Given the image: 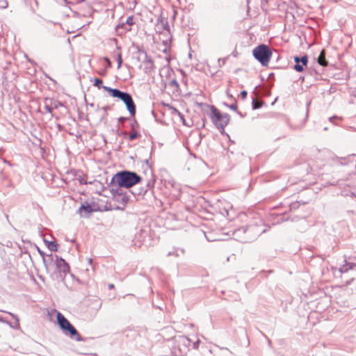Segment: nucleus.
Returning a JSON list of instances; mask_svg holds the SVG:
<instances>
[{
    "mask_svg": "<svg viewBox=\"0 0 356 356\" xmlns=\"http://www.w3.org/2000/svg\"><path fill=\"white\" fill-rule=\"evenodd\" d=\"M141 181V177L134 172L122 171L118 172L111 179L108 185L113 194H122L121 188H131Z\"/></svg>",
    "mask_w": 356,
    "mask_h": 356,
    "instance_id": "nucleus-1",
    "label": "nucleus"
},
{
    "mask_svg": "<svg viewBox=\"0 0 356 356\" xmlns=\"http://www.w3.org/2000/svg\"><path fill=\"white\" fill-rule=\"evenodd\" d=\"M264 232H265V229L262 227L251 224L235 230L233 235L236 240L241 243H248L257 238Z\"/></svg>",
    "mask_w": 356,
    "mask_h": 356,
    "instance_id": "nucleus-2",
    "label": "nucleus"
},
{
    "mask_svg": "<svg viewBox=\"0 0 356 356\" xmlns=\"http://www.w3.org/2000/svg\"><path fill=\"white\" fill-rule=\"evenodd\" d=\"M51 312L56 314L57 323L65 335L76 341H85L74 326L60 312L56 309H52Z\"/></svg>",
    "mask_w": 356,
    "mask_h": 356,
    "instance_id": "nucleus-3",
    "label": "nucleus"
},
{
    "mask_svg": "<svg viewBox=\"0 0 356 356\" xmlns=\"http://www.w3.org/2000/svg\"><path fill=\"white\" fill-rule=\"evenodd\" d=\"M103 89L108 92L113 97H117L122 100L127 106L128 111L131 116L136 114V105L134 102L133 98L130 94L126 92H122L116 88H111L108 86H102Z\"/></svg>",
    "mask_w": 356,
    "mask_h": 356,
    "instance_id": "nucleus-4",
    "label": "nucleus"
},
{
    "mask_svg": "<svg viewBox=\"0 0 356 356\" xmlns=\"http://www.w3.org/2000/svg\"><path fill=\"white\" fill-rule=\"evenodd\" d=\"M252 54L254 57L264 66L268 65L272 56L270 49L267 45L264 44L256 47L253 49Z\"/></svg>",
    "mask_w": 356,
    "mask_h": 356,
    "instance_id": "nucleus-5",
    "label": "nucleus"
},
{
    "mask_svg": "<svg viewBox=\"0 0 356 356\" xmlns=\"http://www.w3.org/2000/svg\"><path fill=\"white\" fill-rule=\"evenodd\" d=\"M211 110L210 117L212 122L218 129L223 131L229 123V115L227 113H221L220 111L213 106H211Z\"/></svg>",
    "mask_w": 356,
    "mask_h": 356,
    "instance_id": "nucleus-6",
    "label": "nucleus"
},
{
    "mask_svg": "<svg viewBox=\"0 0 356 356\" xmlns=\"http://www.w3.org/2000/svg\"><path fill=\"white\" fill-rule=\"evenodd\" d=\"M158 29H161V36L165 35L166 38H161V41L165 47L170 45L171 42L172 35L170 32V26L166 19H161L160 23L157 25Z\"/></svg>",
    "mask_w": 356,
    "mask_h": 356,
    "instance_id": "nucleus-7",
    "label": "nucleus"
},
{
    "mask_svg": "<svg viewBox=\"0 0 356 356\" xmlns=\"http://www.w3.org/2000/svg\"><path fill=\"white\" fill-rule=\"evenodd\" d=\"M40 254L42 255V261L46 269L49 271L54 270L55 260L56 255H53L52 254H50L44 256L42 254V252H40Z\"/></svg>",
    "mask_w": 356,
    "mask_h": 356,
    "instance_id": "nucleus-8",
    "label": "nucleus"
},
{
    "mask_svg": "<svg viewBox=\"0 0 356 356\" xmlns=\"http://www.w3.org/2000/svg\"><path fill=\"white\" fill-rule=\"evenodd\" d=\"M70 267L67 263L61 257L56 256L54 270H58L60 272L66 273L69 270Z\"/></svg>",
    "mask_w": 356,
    "mask_h": 356,
    "instance_id": "nucleus-9",
    "label": "nucleus"
},
{
    "mask_svg": "<svg viewBox=\"0 0 356 356\" xmlns=\"http://www.w3.org/2000/svg\"><path fill=\"white\" fill-rule=\"evenodd\" d=\"M145 59L143 61V70L145 73L149 74L154 71V66L152 58L147 56L146 52H143Z\"/></svg>",
    "mask_w": 356,
    "mask_h": 356,
    "instance_id": "nucleus-10",
    "label": "nucleus"
},
{
    "mask_svg": "<svg viewBox=\"0 0 356 356\" xmlns=\"http://www.w3.org/2000/svg\"><path fill=\"white\" fill-rule=\"evenodd\" d=\"M154 182H155V180L152 177L151 179L146 181L145 187H143L140 190L132 191V194L134 196L145 194L147 192V191H149V189H152L154 187Z\"/></svg>",
    "mask_w": 356,
    "mask_h": 356,
    "instance_id": "nucleus-11",
    "label": "nucleus"
},
{
    "mask_svg": "<svg viewBox=\"0 0 356 356\" xmlns=\"http://www.w3.org/2000/svg\"><path fill=\"white\" fill-rule=\"evenodd\" d=\"M179 342L182 345L186 346V347L190 346L191 345V343H192V347L195 350H197L199 348L200 344V339H197L195 341H193L192 342L191 340L189 338L186 337H181L180 338V341Z\"/></svg>",
    "mask_w": 356,
    "mask_h": 356,
    "instance_id": "nucleus-12",
    "label": "nucleus"
},
{
    "mask_svg": "<svg viewBox=\"0 0 356 356\" xmlns=\"http://www.w3.org/2000/svg\"><path fill=\"white\" fill-rule=\"evenodd\" d=\"M350 270L356 272V264L346 261V263L339 268V272L341 273H348Z\"/></svg>",
    "mask_w": 356,
    "mask_h": 356,
    "instance_id": "nucleus-13",
    "label": "nucleus"
},
{
    "mask_svg": "<svg viewBox=\"0 0 356 356\" xmlns=\"http://www.w3.org/2000/svg\"><path fill=\"white\" fill-rule=\"evenodd\" d=\"M93 210L90 204H82L79 209V212L81 216H88Z\"/></svg>",
    "mask_w": 356,
    "mask_h": 356,
    "instance_id": "nucleus-14",
    "label": "nucleus"
},
{
    "mask_svg": "<svg viewBox=\"0 0 356 356\" xmlns=\"http://www.w3.org/2000/svg\"><path fill=\"white\" fill-rule=\"evenodd\" d=\"M113 55L118 62V69H120L122 66V58L120 48L119 47H117L116 50L113 51Z\"/></svg>",
    "mask_w": 356,
    "mask_h": 356,
    "instance_id": "nucleus-15",
    "label": "nucleus"
},
{
    "mask_svg": "<svg viewBox=\"0 0 356 356\" xmlns=\"http://www.w3.org/2000/svg\"><path fill=\"white\" fill-rule=\"evenodd\" d=\"M169 184L173 188V191L171 192L172 195L176 198H178L181 194V188L178 184L175 181L169 182Z\"/></svg>",
    "mask_w": 356,
    "mask_h": 356,
    "instance_id": "nucleus-16",
    "label": "nucleus"
},
{
    "mask_svg": "<svg viewBox=\"0 0 356 356\" xmlns=\"http://www.w3.org/2000/svg\"><path fill=\"white\" fill-rule=\"evenodd\" d=\"M318 63L322 66H327V62L325 59V52L324 50H322L320 53V55L318 58Z\"/></svg>",
    "mask_w": 356,
    "mask_h": 356,
    "instance_id": "nucleus-17",
    "label": "nucleus"
},
{
    "mask_svg": "<svg viewBox=\"0 0 356 356\" xmlns=\"http://www.w3.org/2000/svg\"><path fill=\"white\" fill-rule=\"evenodd\" d=\"M184 250L182 248H176L172 251H170L168 253V256H175V257H180L184 254Z\"/></svg>",
    "mask_w": 356,
    "mask_h": 356,
    "instance_id": "nucleus-18",
    "label": "nucleus"
},
{
    "mask_svg": "<svg viewBox=\"0 0 356 356\" xmlns=\"http://www.w3.org/2000/svg\"><path fill=\"white\" fill-rule=\"evenodd\" d=\"M8 314L15 319V322L14 323V324H11L8 321H6L5 323H8L11 327H13L14 329L19 328V318H17V316L15 314L10 313V312H8Z\"/></svg>",
    "mask_w": 356,
    "mask_h": 356,
    "instance_id": "nucleus-19",
    "label": "nucleus"
},
{
    "mask_svg": "<svg viewBox=\"0 0 356 356\" xmlns=\"http://www.w3.org/2000/svg\"><path fill=\"white\" fill-rule=\"evenodd\" d=\"M318 291H307V293H302V295L305 296V298L308 299L309 298H315L316 293H317ZM319 292L322 293H325V291H319Z\"/></svg>",
    "mask_w": 356,
    "mask_h": 356,
    "instance_id": "nucleus-20",
    "label": "nucleus"
},
{
    "mask_svg": "<svg viewBox=\"0 0 356 356\" xmlns=\"http://www.w3.org/2000/svg\"><path fill=\"white\" fill-rule=\"evenodd\" d=\"M120 29H123L124 31V32H126V31H130L131 27L129 26H127V24H125V22H122L116 26V31L118 32H119L120 34H122V33H123V32H120Z\"/></svg>",
    "mask_w": 356,
    "mask_h": 356,
    "instance_id": "nucleus-21",
    "label": "nucleus"
},
{
    "mask_svg": "<svg viewBox=\"0 0 356 356\" xmlns=\"http://www.w3.org/2000/svg\"><path fill=\"white\" fill-rule=\"evenodd\" d=\"M139 136H140V134L138 131H132V132L129 135V138L130 140H134Z\"/></svg>",
    "mask_w": 356,
    "mask_h": 356,
    "instance_id": "nucleus-22",
    "label": "nucleus"
},
{
    "mask_svg": "<svg viewBox=\"0 0 356 356\" xmlns=\"http://www.w3.org/2000/svg\"><path fill=\"white\" fill-rule=\"evenodd\" d=\"M57 246H58V245L56 243H55L54 242H50L48 244V248L51 251H54V252L57 251Z\"/></svg>",
    "mask_w": 356,
    "mask_h": 356,
    "instance_id": "nucleus-23",
    "label": "nucleus"
},
{
    "mask_svg": "<svg viewBox=\"0 0 356 356\" xmlns=\"http://www.w3.org/2000/svg\"><path fill=\"white\" fill-rule=\"evenodd\" d=\"M304 65L302 63H297L294 65L293 68L297 71V72H302L303 70H304Z\"/></svg>",
    "mask_w": 356,
    "mask_h": 356,
    "instance_id": "nucleus-24",
    "label": "nucleus"
},
{
    "mask_svg": "<svg viewBox=\"0 0 356 356\" xmlns=\"http://www.w3.org/2000/svg\"><path fill=\"white\" fill-rule=\"evenodd\" d=\"M131 127L132 131H138V129L139 128V124L136 120H133L132 122L131 123Z\"/></svg>",
    "mask_w": 356,
    "mask_h": 356,
    "instance_id": "nucleus-25",
    "label": "nucleus"
},
{
    "mask_svg": "<svg viewBox=\"0 0 356 356\" xmlns=\"http://www.w3.org/2000/svg\"><path fill=\"white\" fill-rule=\"evenodd\" d=\"M124 22H125V24H127V26H129L131 27L134 24L133 17L132 16L128 17Z\"/></svg>",
    "mask_w": 356,
    "mask_h": 356,
    "instance_id": "nucleus-26",
    "label": "nucleus"
},
{
    "mask_svg": "<svg viewBox=\"0 0 356 356\" xmlns=\"http://www.w3.org/2000/svg\"><path fill=\"white\" fill-rule=\"evenodd\" d=\"M8 6L7 0H0V8L5 9Z\"/></svg>",
    "mask_w": 356,
    "mask_h": 356,
    "instance_id": "nucleus-27",
    "label": "nucleus"
},
{
    "mask_svg": "<svg viewBox=\"0 0 356 356\" xmlns=\"http://www.w3.org/2000/svg\"><path fill=\"white\" fill-rule=\"evenodd\" d=\"M102 83V80L99 78H95L94 80V86L100 88V85Z\"/></svg>",
    "mask_w": 356,
    "mask_h": 356,
    "instance_id": "nucleus-28",
    "label": "nucleus"
},
{
    "mask_svg": "<svg viewBox=\"0 0 356 356\" xmlns=\"http://www.w3.org/2000/svg\"><path fill=\"white\" fill-rule=\"evenodd\" d=\"M301 63H302L305 66L307 65L308 62V58L307 56H304L300 58Z\"/></svg>",
    "mask_w": 356,
    "mask_h": 356,
    "instance_id": "nucleus-29",
    "label": "nucleus"
},
{
    "mask_svg": "<svg viewBox=\"0 0 356 356\" xmlns=\"http://www.w3.org/2000/svg\"><path fill=\"white\" fill-rule=\"evenodd\" d=\"M116 193H115L114 195H115ZM119 196H122V200L124 202H127L128 201V197H127L126 195H122V193L121 195H119L118 193H117Z\"/></svg>",
    "mask_w": 356,
    "mask_h": 356,
    "instance_id": "nucleus-30",
    "label": "nucleus"
},
{
    "mask_svg": "<svg viewBox=\"0 0 356 356\" xmlns=\"http://www.w3.org/2000/svg\"><path fill=\"white\" fill-rule=\"evenodd\" d=\"M252 107L254 109H257L259 107V105L257 104V102L255 100H253L252 102Z\"/></svg>",
    "mask_w": 356,
    "mask_h": 356,
    "instance_id": "nucleus-31",
    "label": "nucleus"
},
{
    "mask_svg": "<svg viewBox=\"0 0 356 356\" xmlns=\"http://www.w3.org/2000/svg\"><path fill=\"white\" fill-rule=\"evenodd\" d=\"M229 107L230 109H232L233 111H236L237 110V106L235 104H231Z\"/></svg>",
    "mask_w": 356,
    "mask_h": 356,
    "instance_id": "nucleus-32",
    "label": "nucleus"
},
{
    "mask_svg": "<svg viewBox=\"0 0 356 356\" xmlns=\"http://www.w3.org/2000/svg\"><path fill=\"white\" fill-rule=\"evenodd\" d=\"M104 60L106 62L108 66V67H111V61L110 60V59L108 58H107V57H105Z\"/></svg>",
    "mask_w": 356,
    "mask_h": 356,
    "instance_id": "nucleus-33",
    "label": "nucleus"
},
{
    "mask_svg": "<svg viewBox=\"0 0 356 356\" xmlns=\"http://www.w3.org/2000/svg\"><path fill=\"white\" fill-rule=\"evenodd\" d=\"M294 61H295L296 64L300 63H301L300 58H299L298 56H295Z\"/></svg>",
    "mask_w": 356,
    "mask_h": 356,
    "instance_id": "nucleus-34",
    "label": "nucleus"
},
{
    "mask_svg": "<svg viewBox=\"0 0 356 356\" xmlns=\"http://www.w3.org/2000/svg\"><path fill=\"white\" fill-rule=\"evenodd\" d=\"M45 109L47 112L51 113H52V108H51L49 106H45Z\"/></svg>",
    "mask_w": 356,
    "mask_h": 356,
    "instance_id": "nucleus-35",
    "label": "nucleus"
},
{
    "mask_svg": "<svg viewBox=\"0 0 356 356\" xmlns=\"http://www.w3.org/2000/svg\"><path fill=\"white\" fill-rule=\"evenodd\" d=\"M247 92L245 90H243L241 92V95L242 96L243 98H245L247 97Z\"/></svg>",
    "mask_w": 356,
    "mask_h": 356,
    "instance_id": "nucleus-36",
    "label": "nucleus"
},
{
    "mask_svg": "<svg viewBox=\"0 0 356 356\" xmlns=\"http://www.w3.org/2000/svg\"><path fill=\"white\" fill-rule=\"evenodd\" d=\"M204 235L209 241H214L216 240V238L209 237L205 233H204Z\"/></svg>",
    "mask_w": 356,
    "mask_h": 356,
    "instance_id": "nucleus-37",
    "label": "nucleus"
},
{
    "mask_svg": "<svg viewBox=\"0 0 356 356\" xmlns=\"http://www.w3.org/2000/svg\"><path fill=\"white\" fill-rule=\"evenodd\" d=\"M262 334L268 339V345L271 346V341L264 333H262Z\"/></svg>",
    "mask_w": 356,
    "mask_h": 356,
    "instance_id": "nucleus-38",
    "label": "nucleus"
},
{
    "mask_svg": "<svg viewBox=\"0 0 356 356\" xmlns=\"http://www.w3.org/2000/svg\"><path fill=\"white\" fill-rule=\"evenodd\" d=\"M337 118V116H332L329 118L330 122H332L333 120Z\"/></svg>",
    "mask_w": 356,
    "mask_h": 356,
    "instance_id": "nucleus-39",
    "label": "nucleus"
},
{
    "mask_svg": "<svg viewBox=\"0 0 356 356\" xmlns=\"http://www.w3.org/2000/svg\"><path fill=\"white\" fill-rule=\"evenodd\" d=\"M114 288V284H108V289H113Z\"/></svg>",
    "mask_w": 356,
    "mask_h": 356,
    "instance_id": "nucleus-40",
    "label": "nucleus"
},
{
    "mask_svg": "<svg viewBox=\"0 0 356 356\" xmlns=\"http://www.w3.org/2000/svg\"><path fill=\"white\" fill-rule=\"evenodd\" d=\"M161 38H166V36L165 35H163V36H161V32H160V36H159V39L161 40Z\"/></svg>",
    "mask_w": 356,
    "mask_h": 356,
    "instance_id": "nucleus-41",
    "label": "nucleus"
},
{
    "mask_svg": "<svg viewBox=\"0 0 356 356\" xmlns=\"http://www.w3.org/2000/svg\"><path fill=\"white\" fill-rule=\"evenodd\" d=\"M126 297H132V294H126L124 298H126Z\"/></svg>",
    "mask_w": 356,
    "mask_h": 356,
    "instance_id": "nucleus-42",
    "label": "nucleus"
},
{
    "mask_svg": "<svg viewBox=\"0 0 356 356\" xmlns=\"http://www.w3.org/2000/svg\"><path fill=\"white\" fill-rule=\"evenodd\" d=\"M0 322H6V321L3 317L0 316Z\"/></svg>",
    "mask_w": 356,
    "mask_h": 356,
    "instance_id": "nucleus-43",
    "label": "nucleus"
},
{
    "mask_svg": "<svg viewBox=\"0 0 356 356\" xmlns=\"http://www.w3.org/2000/svg\"><path fill=\"white\" fill-rule=\"evenodd\" d=\"M124 120H125L124 118H119V120L121 121V122H123Z\"/></svg>",
    "mask_w": 356,
    "mask_h": 356,
    "instance_id": "nucleus-44",
    "label": "nucleus"
},
{
    "mask_svg": "<svg viewBox=\"0 0 356 356\" xmlns=\"http://www.w3.org/2000/svg\"><path fill=\"white\" fill-rule=\"evenodd\" d=\"M221 293L224 295L225 293V291H221Z\"/></svg>",
    "mask_w": 356,
    "mask_h": 356,
    "instance_id": "nucleus-45",
    "label": "nucleus"
},
{
    "mask_svg": "<svg viewBox=\"0 0 356 356\" xmlns=\"http://www.w3.org/2000/svg\"><path fill=\"white\" fill-rule=\"evenodd\" d=\"M89 262H92V259H89Z\"/></svg>",
    "mask_w": 356,
    "mask_h": 356,
    "instance_id": "nucleus-46",
    "label": "nucleus"
},
{
    "mask_svg": "<svg viewBox=\"0 0 356 356\" xmlns=\"http://www.w3.org/2000/svg\"><path fill=\"white\" fill-rule=\"evenodd\" d=\"M0 312H2L1 310H0Z\"/></svg>",
    "mask_w": 356,
    "mask_h": 356,
    "instance_id": "nucleus-47",
    "label": "nucleus"
}]
</instances>
